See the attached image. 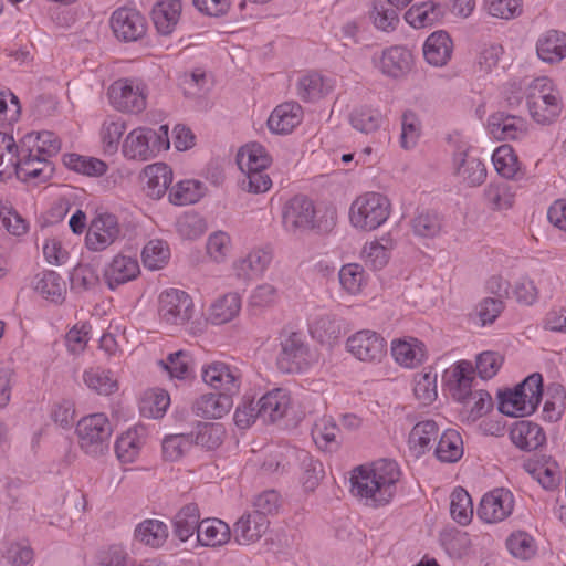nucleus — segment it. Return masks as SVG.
Returning a JSON list of instances; mask_svg holds the SVG:
<instances>
[{"label": "nucleus", "instance_id": "nucleus-1", "mask_svg": "<svg viewBox=\"0 0 566 566\" xmlns=\"http://www.w3.org/2000/svg\"><path fill=\"white\" fill-rule=\"evenodd\" d=\"M60 150V138L50 130L28 133L18 144L0 132V179L14 172L22 181H45L54 170L51 158Z\"/></svg>", "mask_w": 566, "mask_h": 566}, {"label": "nucleus", "instance_id": "nucleus-2", "mask_svg": "<svg viewBox=\"0 0 566 566\" xmlns=\"http://www.w3.org/2000/svg\"><path fill=\"white\" fill-rule=\"evenodd\" d=\"M400 475L396 461L381 459L370 467L360 465L353 471L350 491L364 505L381 507L396 495Z\"/></svg>", "mask_w": 566, "mask_h": 566}, {"label": "nucleus", "instance_id": "nucleus-3", "mask_svg": "<svg viewBox=\"0 0 566 566\" xmlns=\"http://www.w3.org/2000/svg\"><path fill=\"white\" fill-rule=\"evenodd\" d=\"M282 219L289 232L316 230L319 233H328L336 224V211L329 208L317 211L311 199L295 196L285 203Z\"/></svg>", "mask_w": 566, "mask_h": 566}, {"label": "nucleus", "instance_id": "nucleus-4", "mask_svg": "<svg viewBox=\"0 0 566 566\" xmlns=\"http://www.w3.org/2000/svg\"><path fill=\"white\" fill-rule=\"evenodd\" d=\"M196 313L191 296L179 289H168L158 297V316L160 324L171 332L189 331L192 334L201 332V323H196Z\"/></svg>", "mask_w": 566, "mask_h": 566}, {"label": "nucleus", "instance_id": "nucleus-5", "mask_svg": "<svg viewBox=\"0 0 566 566\" xmlns=\"http://www.w3.org/2000/svg\"><path fill=\"white\" fill-rule=\"evenodd\" d=\"M526 103L531 117L541 125L555 122L563 109L560 93L547 76L534 78L528 84Z\"/></svg>", "mask_w": 566, "mask_h": 566}, {"label": "nucleus", "instance_id": "nucleus-6", "mask_svg": "<svg viewBox=\"0 0 566 566\" xmlns=\"http://www.w3.org/2000/svg\"><path fill=\"white\" fill-rule=\"evenodd\" d=\"M389 213L390 202L385 196L367 192L352 203L349 218L355 228L371 231L379 228Z\"/></svg>", "mask_w": 566, "mask_h": 566}, {"label": "nucleus", "instance_id": "nucleus-7", "mask_svg": "<svg viewBox=\"0 0 566 566\" xmlns=\"http://www.w3.org/2000/svg\"><path fill=\"white\" fill-rule=\"evenodd\" d=\"M81 449L92 457L108 451L112 427L104 413H94L82 418L76 426Z\"/></svg>", "mask_w": 566, "mask_h": 566}, {"label": "nucleus", "instance_id": "nucleus-8", "mask_svg": "<svg viewBox=\"0 0 566 566\" xmlns=\"http://www.w3.org/2000/svg\"><path fill=\"white\" fill-rule=\"evenodd\" d=\"M542 381V375L534 373L513 390H507L500 395V411L511 417H524L533 413L537 408V396L531 392L525 394V388H535L537 390Z\"/></svg>", "mask_w": 566, "mask_h": 566}, {"label": "nucleus", "instance_id": "nucleus-9", "mask_svg": "<svg viewBox=\"0 0 566 566\" xmlns=\"http://www.w3.org/2000/svg\"><path fill=\"white\" fill-rule=\"evenodd\" d=\"M311 363V352L305 335L300 332H287L281 337V350L277 367L283 373H298Z\"/></svg>", "mask_w": 566, "mask_h": 566}, {"label": "nucleus", "instance_id": "nucleus-10", "mask_svg": "<svg viewBox=\"0 0 566 566\" xmlns=\"http://www.w3.org/2000/svg\"><path fill=\"white\" fill-rule=\"evenodd\" d=\"M146 85L137 80L120 78L108 88L111 104L120 112L138 114L146 108Z\"/></svg>", "mask_w": 566, "mask_h": 566}, {"label": "nucleus", "instance_id": "nucleus-11", "mask_svg": "<svg viewBox=\"0 0 566 566\" xmlns=\"http://www.w3.org/2000/svg\"><path fill=\"white\" fill-rule=\"evenodd\" d=\"M202 379L218 392L232 398L240 391L242 373L237 366L212 361L202 368Z\"/></svg>", "mask_w": 566, "mask_h": 566}, {"label": "nucleus", "instance_id": "nucleus-12", "mask_svg": "<svg viewBox=\"0 0 566 566\" xmlns=\"http://www.w3.org/2000/svg\"><path fill=\"white\" fill-rule=\"evenodd\" d=\"M348 352L365 363H379L387 354L385 338L375 331L363 329L348 337Z\"/></svg>", "mask_w": 566, "mask_h": 566}, {"label": "nucleus", "instance_id": "nucleus-13", "mask_svg": "<svg viewBox=\"0 0 566 566\" xmlns=\"http://www.w3.org/2000/svg\"><path fill=\"white\" fill-rule=\"evenodd\" d=\"M374 66L385 76L390 78L405 77L413 66V55L403 45H392L373 56Z\"/></svg>", "mask_w": 566, "mask_h": 566}, {"label": "nucleus", "instance_id": "nucleus-14", "mask_svg": "<svg viewBox=\"0 0 566 566\" xmlns=\"http://www.w3.org/2000/svg\"><path fill=\"white\" fill-rule=\"evenodd\" d=\"M117 217L112 213L99 214L93 219L85 237L86 248L91 251H104L119 237Z\"/></svg>", "mask_w": 566, "mask_h": 566}, {"label": "nucleus", "instance_id": "nucleus-15", "mask_svg": "<svg viewBox=\"0 0 566 566\" xmlns=\"http://www.w3.org/2000/svg\"><path fill=\"white\" fill-rule=\"evenodd\" d=\"M111 28L118 40L138 41L146 34V19L135 9L119 8L111 17Z\"/></svg>", "mask_w": 566, "mask_h": 566}, {"label": "nucleus", "instance_id": "nucleus-16", "mask_svg": "<svg viewBox=\"0 0 566 566\" xmlns=\"http://www.w3.org/2000/svg\"><path fill=\"white\" fill-rule=\"evenodd\" d=\"M513 507L512 492L499 488L483 495L478 507V516L486 523H497L509 517Z\"/></svg>", "mask_w": 566, "mask_h": 566}, {"label": "nucleus", "instance_id": "nucleus-17", "mask_svg": "<svg viewBox=\"0 0 566 566\" xmlns=\"http://www.w3.org/2000/svg\"><path fill=\"white\" fill-rule=\"evenodd\" d=\"M527 122L521 117L496 112L488 118V130L496 140H517L527 135Z\"/></svg>", "mask_w": 566, "mask_h": 566}, {"label": "nucleus", "instance_id": "nucleus-18", "mask_svg": "<svg viewBox=\"0 0 566 566\" xmlns=\"http://www.w3.org/2000/svg\"><path fill=\"white\" fill-rule=\"evenodd\" d=\"M269 525L270 522L264 515L245 513L233 525L234 541L240 545L253 544L268 532Z\"/></svg>", "mask_w": 566, "mask_h": 566}, {"label": "nucleus", "instance_id": "nucleus-19", "mask_svg": "<svg viewBox=\"0 0 566 566\" xmlns=\"http://www.w3.org/2000/svg\"><path fill=\"white\" fill-rule=\"evenodd\" d=\"M139 263L136 258L117 254L104 270V280L111 290L133 281L139 274Z\"/></svg>", "mask_w": 566, "mask_h": 566}, {"label": "nucleus", "instance_id": "nucleus-20", "mask_svg": "<svg viewBox=\"0 0 566 566\" xmlns=\"http://www.w3.org/2000/svg\"><path fill=\"white\" fill-rule=\"evenodd\" d=\"M524 470L547 491L556 490L562 483V470L552 458L530 459Z\"/></svg>", "mask_w": 566, "mask_h": 566}, {"label": "nucleus", "instance_id": "nucleus-21", "mask_svg": "<svg viewBox=\"0 0 566 566\" xmlns=\"http://www.w3.org/2000/svg\"><path fill=\"white\" fill-rule=\"evenodd\" d=\"M473 366L468 360H460L444 375L451 396L459 402H463L472 391Z\"/></svg>", "mask_w": 566, "mask_h": 566}, {"label": "nucleus", "instance_id": "nucleus-22", "mask_svg": "<svg viewBox=\"0 0 566 566\" xmlns=\"http://www.w3.org/2000/svg\"><path fill=\"white\" fill-rule=\"evenodd\" d=\"M258 405L261 420L264 423H274L285 417L291 405V398L285 389L276 388L264 394L258 400Z\"/></svg>", "mask_w": 566, "mask_h": 566}, {"label": "nucleus", "instance_id": "nucleus-23", "mask_svg": "<svg viewBox=\"0 0 566 566\" xmlns=\"http://www.w3.org/2000/svg\"><path fill=\"white\" fill-rule=\"evenodd\" d=\"M510 438L523 451L536 450L546 442V436L542 427L530 420H520L513 423Z\"/></svg>", "mask_w": 566, "mask_h": 566}, {"label": "nucleus", "instance_id": "nucleus-24", "mask_svg": "<svg viewBox=\"0 0 566 566\" xmlns=\"http://www.w3.org/2000/svg\"><path fill=\"white\" fill-rule=\"evenodd\" d=\"M334 88L332 78L312 71L298 77L296 82V94L303 102H316Z\"/></svg>", "mask_w": 566, "mask_h": 566}, {"label": "nucleus", "instance_id": "nucleus-25", "mask_svg": "<svg viewBox=\"0 0 566 566\" xmlns=\"http://www.w3.org/2000/svg\"><path fill=\"white\" fill-rule=\"evenodd\" d=\"M157 133L150 128H136L124 140L123 154L128 159L148 160L153 155L150 142L155 140Z\"/></svg>", "mask_w": 566, "mask_h": 566}, {"label": "nucleus", "instance_id": "nucleus-26", "mask_svg": "<svg viewBox=\"0 0 566 566\" xmlns=\"http://www.w3.org/2000/svg\"><path fill=\"white\" fill-rule=\"evenodd\" d=\"M272 254L265 249H253L244 258L233 263V270L239 279L244 281L259 277L268 269Z\"/></svg>", "mask_w": 566, "mask_h": 566}, {"label": "nucleus", "instance_id": "nucleus-27", "mask_svg": "<svg viewBox=\"0 0 566 566\" xmlns=\"http://www.w3.org/2000/svg\"><path fill=\"white\" fill-rule=\"evenodd\" d=\"M538 57L546 63H558L566 56V34L548 30L536 42Z\"/></svg>", "mask_w": 566, "mask_h": 566}, {"label": "nucleus", "instance_id": "nucleus-28", "mask_svg": "<svg viewBox=\"0 0 566 566\" xmlns=\"http://www.w3.org/2000/svg\"><path fill=\"white\" fill-rule=\"evenodd\" d=\"M302 120V107L294 102L283 103L274 108L268 119L271 132L276 134L291 133Z\"/></svg>", "mask_w": 566, "mask_h": 566}, {"label": "nucleus", "instance_id": "nucleus-29", "mask_svg": "<svg viewBox=\"0 0 566 566\" xmlns=\"http://www.w3.org/2000/svg\"><path fill=\"white\" fill-rule=\"evenodd\" d=\"M144 178L146 195L151 199H160L172 182V170L164 163H156L144 169Z\"/></svg>", "mask_w": 566, "mask_h": 566}, {"label": "nucleus", "instance_id": "nucleus-30", "mask_svg": "<svg viewBox=\"0 0 566 566\" xmlns=\"http://www.w3.org/2000/svg\"><path fill=\"white\" fill-rule=\"evenodd\" d=\"M233 406L232 398L218 394H205L192 405L196 416L206 419H219L227 415Z\"/></svg>", "mask_w": 566, "mask_h": 566}, {"label": "nucleus", "instance_id": "nucleus-31", "mask_svg": "<svg viewBox=\"0 0 566 566\" xmlns=\"http://www.w3.org/2000/svg\"><path fill=\"white\" fill-rule=\"evenodd\" d=\"M455 171L469 186H479L486 178V168L484 164L476 157L469 155L467 151H459L454 155Z\"/></svg>", "mask_w": 566, "mask_h": 566}, {"label": "nucleus", "instance_id": "nucleus-32", "mask_svg": "<svg viewBox=\"0 0 566 566\" xmlns=\"http://www.w3.org/2000/svg\"><path fill=\"white\" fill-rule=\"evenodd\" d=\"M452 41L444 31L433 32L424 42L423 55L426 61L433 66H442L450 60Z\"/></svg>", "mask_w": 566, "mask_h": 566}, {"label": "nucleus", "instance_id": "nucleus-33", "mask_svg": "<svg viewBox=\"0 0 566 566\" xmlns=\"http://www.w3.org/2000/svg\"><path fill=\"white\" fill-rule=\"evenodd\" d=\"M181 12L179 0H165L158 2L151 12L154 24L163 35H169L176 28Z\"/></svg>", "mask_w": 566, "mask_h": 566}, {"label": "nucleus", "instance_id": "nucleus-34", "mask_svg": "<svg viewBox=\"0 0 566 566\" xmlns=\"http://www.w3.org/2000/svg\"><path fill=\"white\" fill-rule=\"evenodd\" d=\"M241 310V297L235 292H230L216 300L208 313V321L213 325L229 323L237 317Z\"/></svg>", "mask_w": 566, "mask_h": 566}, {"label": "nucleus", "instance_id": "nucleus-35", "mask_svg": "<svg viewBox=\"0 0 566 566\" xmlns=\"http://www.w3.org/2000/svg\"><path fill=\"white\" fill-rule=\"evenodd\" d=\"M200 512L196 503L184 505L172 520V532L181 542L189 539L200 525Z\"/></svg>", "mask_w": 566, "mask_h": 566}, {"label": "nucleus", "instance_id": "nucleus-36", "mask_svg": "<svg viewBox=\"0 0 566 566\" xmlns=\"http://www.w3.org/2000/svg\"><path fill=\"white\" fill-rule=\"evenodd\" d=\"M33 285L35 291L44 298L60 303L66 293L65 281L54 271H43L34 276Z\"/></svg>", "mask_w": 566, "mask_h": 566}, {"label": "nucleus", "instance_id": "nucleus-37", "mask_svg": "<svg viewBox=\"0 0 566 566\" xmlns=\"http://www.w3.org/2000/svg\"><path fill=\"white\" fill-rule=\"evenodd\" d=\"M391 355L399 365L413 368L426 358L424 345L416 338L394 340Z\"/></svg>", "mask_w": 566, "mask_h": 566}, {"label": "nucleus", "instance_id": "nucleus-38", "mask_svg": "<svg viewBox=\"0 0 566 566\" xmlns=\"http://www.w3.org/2000/svg\"><path fill=\"white\" fill-rule=\"evenodd\" d=\"M231 530L219 518H207L200 522L197 539L202 546H221L230 539Z\"/></svg>", "mask_w": 566, "mask_h": 566}, {"label": "nucleus", "instance_id": "nucleus-39", "mask_svg": "<svg viewBox=\"0 0 566 566\" xmlns=\"http://www.w3.org/2000/svg\"><path fill=\"white\" fill-rule=\"evenodd\" d=\"M339 429L331 417H323L315 421L311 434L315 444L325 451H335L339 447L337 434Z\"/></svg>", "mask_w": 566, "mask_h": 566}, {"label": "nucleus", "instance_id": "nucleus-40", "mask_svg": "<svg viewBox=\"0 0 566 566\" xmlns=\"http://www.w3.org/2000/svg\"><path fill=\"white\" fill-rule=\"evenodd\" d=\"M134 536L138 542L158 548L165 544L168 537V527L161 521L145 520L136 526Z\"/></svg>", "mask_w": 566, "mask_h": 566}, {"label": "nucleus", "instance_id": "nucleus-41", "mask_svg": "<svg viewBox=\"0 0 566 566\" xmlns=\"http://www.w3.org/2000/svg\"><path fill=\"white\" fill-rule=\"evenodd\" d=\"M496 171L506 179H520L523 177L521 164L510 145L497 147L492 155Z\"/></svg>", "mask_w": 566, "mask_h": 566}, {"label": "nucleus", "instance_id": "nucleus-42", "mask_svg": "<svg viewBox=\"0 0 566 566\" xmlns=\"http://www.w3.org/2000/svg\"><path fill=\"white\" fill-rule=\"evenodd\" d=\"M237 163L242 171H252L266 169L271 163V158L262 145L252 143L239 150Z\"/></svg>", "mask_w": 566, "mask_h": 566}, {"label": "nucleus", "instance_id": "nucleus-43", "mask_svg": "<svg viewBox=\"0 0 566 566\" xmlns=\"http://www.w3.org/2000/svg\"><path fill=\"white\" fill-rule=\"evenodd\" d=\"M310 332L319 343L332 344L342 336V324L335 315L323 314L313 321Z\"/></svg>", "mask_w": 566, "mask_h": 566}, {"label": "nucleus", "instance_id": "nucleus-44", "mask_svg": "<svg viewBox=\"0 0 566 566\" xmlns=\"http://www.w3.org/2000/svg\"><path fill=\"white\" fill-rule=\"evenodd\" d=\"M463 454V441L457 430H446L437 444L436 455L442 462H457Z\"/></svg>", "mask_w": 566, "mask_h": 566}, {"label": "nucleus", "instance_id": "nucleus-45", "mask_svg": "<svg viewBox=\"0 0 566 566\" xmlns=\"http://www.w3.org/2000/svg\"><path fill=\"white\" fill-rule=\"evenodd\" d=\"M63 164L69 169L88 177H99L107 171V165L103 160L78 154H65Z\"/></svg>", "mask_w": 566, "mask_h": 566}, {"label": "nucleus", "instance_id": "nucleus-46", "mask_svg": "<svg viewBox=\"0 0 566 566\" xmlns=\"http://www.w3.org/2000/svg\"><path fill=\"white\" fill-rule=\"evenodd\" d=\"M190 434L192 436V443L213 450L222 444L226 430L221 423L203 422L199 423L196 431Z\"/></svg>", "mask_w": 566, "mask_h": 566}, {"label": "nucleus", "instance_id": "nucleus-47", "mask_svg": "<svg viewBox=\"0 0 566 566\" xmlns=\"http://www.w3.org/2000/svg\"><path fill=\"white\" fill-rule=\"evenodd\" d=\"M85 385L99 395L108 396L117 390V381L109 370L91 367L83 374Z\"/></svg>", "mask_w": 566, "mask_h": 566}, {"label": "nucleus", "instance_id": "nucleus-48", "mask_svg": "<svg viewBox=\"0 0 566 566\" xmlns=\"http://www.w3.org/2000/svg\"><path fill=\"white\" fill-rule=\"evenodd\" d=\"M438 437V426L433 420L418 422L409 433V446L417 454H423L431 441Z\"/></svg>", "mask_w": 566, "mask_h": 566}, {"label": "nucleus", "instance_id": "nucleus-49", "mask_svg": "<svg viewBox=\"0 0 566 566\" xmlns=\"http://www.w3.org/2000/svg\"><path fill=\"white\" fill-rule=\"evenodd\" d=\"M202 184L197 180H182L169 191V201L176 206L195 203L202 197Z\"/></svg>", "mask_w": 566, "mask_h": 566}, {"label": "nucleus", "instance_id": "nucleus-50", "mask_svg": "<svg viewBox=\"0 0 566 566\" xmlns=\"http://www.w3.org/2000/svg\"><path fill=\"white\" fill-rule=\"evenodd\" d=\"M450 514L460 525L470 523L473 516V505L469 493L463 488H457L451 493Z\"/></svg>", "mask_w": 566, "mask_h": 566}, {"label": "nucleus", "instance_id": "nucleus-51", "mask_svg": "<svg viewBox=\"0 0 566 566\" xmlns=\"http://www.w3.org/2000/svg\"><path fill=\"white\" fill-rule=\"evenodd\" d=\"M412 231L421 238H433L440 233L442 222L433 210H421L411 220Z\"/></svg>", "mask_w": 566, "mask_h": 566}, {"label": "nucleus", "instance_id": "nucleus-52", "mask_svg": "<svg viewBox=\"0 0 566 566\" xmlns=\"http://www.w3.org/2000/svg\"><path fill=\"white\" fill-rule=\"evenodd\" d=\"M338 277L342 289L350 295L359 294L366 284L365 271L361 265L356 263L343 265Z\"/></svg>", "mask_w": 566, "mask_h": 566}, {"label": "nucleus", "instance_id": "nucleus-53", "mask_svg": "<svg viewBox=\"0 0 566 566\" xmlns=\"http://www.w3.org/2000/svg\"><path fill=\"white\" fill-rule=\"evenodd\" d=\"M382 123L381 114L374 108L360 106L350 114L352 126L364 134L376 132Z\"/></svg>", "mask_w": 566, "mask_h": 566}, {"label": "nucleus", "instance_id": "nucleus-54", "mask_svg": "<svg viewBox=\"0 0 566 566\" xmlns=\"http://www.w3.org/2000/svg\"><path fill=\"white\" fill-rule=\"evenodd\" d=\"M170 405V397L164 389H153L145 392L140 410L146 417L161 418Z\"/></svg>", "mask_w": 566, "mask_h": 566}, {"label": "nucleus", "instance_id": "nucleus-55", "mask_svg": "<svg viewBox=\"0 0 566 566\" xmlns=\"http://www.w3.org/2000/svg\"><path fill=\"white\" fill-rule=\"evenodd\" d=\"M416 398L424 406L432 403L437 397V374L432 370L419 373L413 378Z\"/></svg>", "mask_w": 566, "mask_h": 566}, {"label": "nucleus", "instance_id": "nucleus-56", "mask_svg": "<svg viewBox=\"0 0 566 566\" xmlns=\"http://www.w3.org/2000/svg\"><path fill=\"white\" fill-rule=\"evenodd\" d=\"M191 357L186 350H178L167 356L166 360H160V367L166 370L171 378L187 379L191 373Z\"/></svg>", "mask_w": 566, "mask_h": 566}, {"label": "nucleus", "instance_id": "nucleus-57", "mask_svg": "<svg viewBox=\"0 0 566 566\" xmlns=\"http://www.w3.org/2000/svg\"><path fill=\"white\" fill-rule=\"evenodd\" d=\"M170 255L169 248L161 240H150L143 249L144 265L150 270L161 269Z\"/></svg>", "mask_w": 566, "mask_h": 566}, {"label": "nucleus", "instance_id": "nucleus-58", "mask_svg": "<svg viewBox=\"0 0 566 566\" xmlns=\"http://www.w3.org/2000/svg\"><path fill=\"white\" fill-rule=\"evenodd\" d=\"M140 438L136 430H128L116 441L115 451L122 463H132L138 457L140 450Z\"/></svg>", "mask_w": 566, "mask_h": 566}, {"label": "nucleus", "instance_id": "nucleus-59", "mask_svg": "<svg viewBox=\"0 0 566 566\" xmlns=\"http://www.w3.org/2000/svg\"><path fill=\"white\" fill-rule=\"evenodd\" d=\"M437 6L433 2H422L412 6L405 14L406 21L413 28L420 29L432 25L438 19Z\"/></svg>", "mask_w": 566, "mask_h": 566}, {"label": "nucleus", "instance_id": "nucleus-60", "mask_svg": "<svg viewBox=\"0 0 566 566\" xmlns=\"http://www.w3.org/2000/svg\"><path fill=\"white\" fill-rule=\"evenodd\" d=\"M180 84L185 95L188 97H198L210 88V81L201 69H196L191 73L185 74Z\"/></svg>", "mask_w": 566, "mask_h": 566}, {"label": "nucleus", "instance_id": "nucleus-61", "mask_svg": "<svg viewBox=\"0 0 566 566\" xmlns=\"http://www.w3.org/2000/svg\"><path fill=\"white\" fill-rule=\"evenodd\" d=\"M420 136V122L411 111H406L401 118L400 145L405 149H412Z\"/></svg>", "mask_w": 566, "mask_h": 566}, {"label": "nucleus", "instance_id": "nucleus-62", "mask_svg": "<svg viewBox=\"0 0 566 566\" xmlns=\"http://www.w3.org/2000/svg\"><path fill=\"white\" fill-rule=\"evenodd\" d=\"M300 460L303 468V485L306 490L313 491L324 475L323 464L318 460H314L307 452H302Z\"/></svg>", "mask_w": 566, "mask_h": 566}, {"label": "nucleus", "instance_id": "nucleus-63", "mask_svg": "<svg viewBox=\"0 0 566 566\" xmlns=\"http://www.w3.org/2000/svg\"><path fill=\"white\" fill-rule=\"evenodd\" d=\"M503 361L504 358L501 354L486 350L476 356L475 370L480 378L491 379L497 374Z\"/></svg>", "mask_w": 566, "mask_h": 566}, {"label": "nucleus", "instance_id": "nucleus-64", "mask_svg": "<svg viewBox=\"0 0 566 566\" xmlns=\"http://www.w3.org/2000/svg\"><path fill=\"white\" fill-rule=\"evenodd\" d=\"M192 446V436L188 434H172L168 436L163 441V454L166 460L176 461L186 450Z\"/></svg>", "mask_w": 566, "mask_h": 566}]
</instances>
